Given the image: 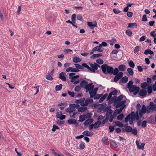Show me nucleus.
<instances>
[{
  "label": "nucleus",
  "mask_w": 156,
  "mask_h": 156,
  "mask_svg": "<svg viewBox=\"0 0 156 156\" xmlns=\"http://www.w3.org/2000/svg\"><path fill=\"white\" fill-rule=\"evenodd\" d=\"M62 87V84H60L59 85H56L55 87V90L56 91H59L60 90Z\"/></svg>",
  "instance_id": "c9c22d12"
},
{
  "label": "nucleus",
  "mask_w": 156,
  "mask_h": 156,
  "mask_svg": "<svg viewBox=\"0 0 156 156\" xmlns=\"http://www.w3.org/2000/svg\"><path fill=\"white\" fill-rule=\"evenodd\" d=\"M129 89V92L131 93L133 92V94L134 95H136L140 90L139 87L135 85H132Z\"/></svg>",
  "instance_id": "7ed1b4c3"
},
{
  "label": "nucleus",
  "mask_w": 156,
  "mask_h": 156,
  "mask_svg": "<svg viewBox=\"0 0 156 156\" xmlns=\"http://www.w3.org/2000/svg\"><path fill=\"white\" fill-rule=\"evenodd\" d=\"M147 21V17L146 15H144L143 16V17L142 18V21L145 22Z\"/></svg>",
  "instance_id": "338daca9"
},
{
  "label": "nucleus",
  "mask_w": 156,
  "mask_h": 156,
  "mask_svg": "<svg viewBox=\"0 0 156 156\" xmlns=\"http://www.w3.org/2000/svg\"><path fill=\"white\" fill-rule=\"evenodd\" d=\"M123 75V73L122 72H119L118 74L115 75L114 78V80L115 82H117L119 80L122 78Z\"/></svg>",
  "instance_id": "423d86ee"
},
{
  "label": "nucleus",
  "mask_w": 156,
  "mask_h": 156,
  "mask_svg": "<svg viewBox=\"0 0 156 156\" xmlns=\"http://www.w3.org/2000/svg\"><path fill=\"white\" fill-rule=\"evenodd\" d=\"M87 25L88 26L90 27L91 29H93L94 27L97 26V23L96 21L94 22V24H93V23L92 22H87Z\"/></svg>",
  "instance_id": "f8f14e48"
},
{
  "label": "nucleus",
  "mask_w": 156,
  "mask_h": 156,
  "mask_svg": "<svg viewBox=\"0 0 156 156\" xmlns=\"http://www.w3.org/2000/svg\"><path fill=\"white\" fill-rule=\"evenodd\" d=\"M118 68L119 70L123 71L126 69V67L125 65L122 64L119 66Z\"/></svg>",
  "instance_id": "cd10ccee"
},
{
  "label": "nucleus",
  "mask_w": 156,
  "mask_h": 156,
  "mask_svg": "<svg viewBox=\"0 0 156 156\" xmlns=\"http://www.w3.org/2000/svg\"><path fill=\"white\" fill-rule=\"evenodd\" d=\"M137 24L136 23H129L127 27V28L133 27L135 28H137Z\"/></svg>",
  "instance_id": "7c9ffc66"
},
{
  "label": "nucleus",
  "mask_w": 156,
  "mask_h": 156,
  "mask_svg": "<svg viewBox=\"0 0 156 156\" xmlns=\"http://www.w3.org/2000/svg\"><path fill=\"white\" fill-rule=\"evenodd\" d=\"M147 121L146 120L143 121L141 123V126L142 127H145L147 126Z\"/></svg>",
  "instance_id": "69168bd1"
},
{
  "label": "nucleus",
  "mask_w": 156,
  "mask_h": 156,
  "mask_svg": "<svg viewBox=\"0 0 156 156\" xmlns=\"http://www.w3.org/2000/svg\"><path fill=\"white\" fill-rule=\"evenodd\" d=\"M132 133L135 135H136L137 134L138 132L137 129H132V131H131Z\"/></svg>",
  "instance_id": "bf43d9fd"
},
{
  "label": "nucleus",
  "mask_w": 156,
  "mask_h": 156,
  "mask_svg": "<svg viewBox=\"0 0 156 156\" xmlns=\"http://www.w3.org/2000/svg\"><path fill=\"white\" fill-rule=\"evenodd\" d=\"M82 59L80 58L79 57L75 56L73 57V61L75 63H77L81 62Z\"/></svg>",
  "instance_id": "5701e85b"
},
{
  "label": "nucleus",
  "mask_w": 156,
  "mask_h": 156,
  "mask_svg": "<svg viewBox=\"0 0 156 156\" xmlns=\"http://www.w3.org/2000/svg\"><path fill=\"white\" fill-rule=\"evenodd\" d=\"M96 62L98 64H102L104 63V61L102 59L99 58L96 60Z\"/></svg>",
  "instance_id": "8fccbe9b"
},
{
  "label": "nucleus",
  "mask_w": 156,
  "mask_h": 156,
  "mask_svg": "<svg viewBox=\"0 0 156 156\" xmlns=\"http://www.w3.org/2000/svg\"><path fill=\"white\" fill-rule=\"evenodd\" d=\"M115 126H110L109 127V132L112 133V132L114 130V127Z\"/></svg>",
  "instance_id": "0e129e2a"
},
{
  "label": "nucleus",
  "mask_w": 156,
  "mask_h": 156,
  "mask_svg": "<svg viewBox=\"0 0 156 156\" xmlns=\"http://www.w3.org/2000/svg\"><path fill=\"white\" fill-rule=\"evenodd\" d=\"M87 107H80L78 108V111L79 112H82L86 110Z\"/></svg>",
  "instance_id": "473e14b6"
},
{
  "label": "nucleus",
  "mask_w": 156,
  "mask_h": 156,
  "mask_svg": "<svg viewBox=\"0 0 156 156\" xmlns=\"http://www.w3.org/2000/svg\"><path fill=\"white\" fill-rule=\"evenodd\" d=\"M147 108L145 105H142L141 109L140 111H142V113H145L146 112Z\"/></svg>",
  "instance_id": "4c0bfd02"
},
{
  "label": "nucleus",
  "mask_w": 156,
  "mask_h": 156,
  "mask_svg": "<svg viewBox=\"0 0 156 156\" xmlns=\"http://www.w3.org/2000/svg\"><path fill=\"white\" fill-rule=\"evenodd\" d=\"M82 134L87 136L91 137L93 135L94 133L92 132H89L87 130H85L83 133Z\"/></svg>",
  "instance_id": "2eb2a0df"
},
{
  "label": "nucleus",
  "mask_w": 156,
  "mask_h": 156,
  "mask_svg": "<svg viewBox=\"0 0 156 156\" xmlns=\"http://www.w3.org/2000/svg\"><path fill=\"white\" fill-rule=\"evenodd\" d=\"M148 84L146 82H144L141 84V87L143 89H146Z\"/></svg>",
  "instance_id": "79ce46f5"
},
{
  "label": "nucleus",
  "mask_w": 156,
  "mask_h": 156,
  "mask_svg": "<svg viewBox=\"0 0 156 156\" xmlns=\"http://www.w3.org/2000/svg\"><path fill=\"white\" fill-rule=\"evenodd\" d=\"M67 93L71 97L73 98L74 97L75 94L73 92H71L69 90H68L67 91Z\"/></svg>",
  "instance_id": "5fc2aeb1"
},
{
  "label": "nucleus",
  "mask_w": 156,
  "mask_h": 156,
  "mask_svg": "<svg viewBox=\"0 0 156 156\" xmlns=\"http://www.w3.org/2000/svg\"><path fill=\"white\" fill-rule=\"evenodd\" d=\"M86 115L85 114L81 115L79 116V121L80 122H82L84 121L86 119Z\"/></svg>",
  "instance_id": "a878e982"
},
{
  "label": "nucleus",
  "mask_w": 156,
  "mask_h": 156,
  "mask_svg": "<svg viewBox=\"0 0 156 156\" xmlns=\"http://www.w3.org/2000/svg\"><path fill=\"white\" fill-rule=\"evenodd\" d=\"M106 112V117H108L113 112V111L111 109H109Z\"/></svg>",
  "instance_id": "c03bdc74"
},
{
  "label": "nucleus",
  "mask_w": 156,
  "mask_h": 156,
  "mask_svg": "<svg viewBox=\"0 0 156 156\" xmlns=\"http://www.w3.org/2000/svg\"><path fill=\"white\" fill-rule=\"evenodd\" d=\"M133 82L132 80L129 81L128 83H127V88H129L132 85H133Z\"/></svg>",
  "instance_id": "6e6d98bb"
},
{
  "label": "nucleus",
  "mask_w": 156,
  "mask_h": 156,
  "mask_svg": "<svg viewBox=\"0 0 156 156\" xmlns=\"http://www.w3.org/2000/svg\"><path fill=\"white\" fill-rule=\"evenodd\" d=\"M104 49V48L103 47H101L99 45V46H96L93 48V51L102 52L103 51Z\"/></svg>",
  "instance_id": "9d476101"
},
{
  "label": "nucleus",
  "mask_w": 156,
  "mask_h": 156,
  "mask_svg": "<svg viewBox=\"0 0 156 156\" xmlns=\"http://www.w3.org/2000/svg\"><path fill=\"white\" fill-rule=\"evenodd\" d=\"M126 34L129 36H130L132 34V32L130 30H126L125 32Z\"/></svg>",
  "instance_id": "de8ad7c7"
},
{
  "label": "nucleus",
  "mask_w": 156,
  "mask_h": 156,
  "mask_svg": "<svg viewBox=\"0 0 156 156\" xmlns=\"http://www.w3.org/2000/svg\"><path fill=\"white\" fill-rule=\"evenodd\" d=\"M140 47L139 46H138L135 47L134 50V53H136V52H139L140 51L139 49Z\"/></svg>",
  "instance_id": "603ef678"
},
{
  "label": "nucleus",
  "mask_w": 156,
  "mask_h": 156,
  "mask_svg": "<svg viewBox=\"0 0 156 156\" xmlns=\"http://www.w3.org/2000/svg\"><path fill=\"white\" fill-rule=\"evenodd\" d=\"M80 70L78 69H77L76 68H73L71 67V72L72 73H76L79 72Z\"/></svg>",
  "instance_id": "4d7b16f0"
},
{
  "label": "nucleus",
  "mask_w": 156,
  "mask_h": 156,
  "mask_svg": "<svg viewBox=\"0 0 156 156\" xmlns=\"http://www.w3.org/2000/svg\"><path fill=\"white\" fill-rule=\"evenodd\" d=\"M85 102L87 105L89 104H90L93 102V99H90V98H87L85 101Z\"/></svg>",
  "instance_id": "c85d7f7f"
},
{
  "label": "nucleus",
  "mask_w": 156,
  "mask_h": 156,
  "mask_svg": "<svg viewBox=\"0 0 156 156\" xmlns=\"http://www.w3.org/2000/svg\"><path fill=\"white\" fill-rule=\"evenodd\" d=\"M101 106V107L99 108L98 109V112H101L102 110L104 111V108L106 106L107 104L106 103H103L99 105Z\"/></svg>",
  "instance_id": "dca6fc26"
},
{
  "label": "nucleus",
  "mask_w": 156,
  "mask_h": 156,
  "mask_svg": "<svg viewBox=\"0 0 156 156\" xmlns=\"http://www.w3.org/2000/svg\"><path fill=\"white\" fill-rule=\"evenodd\" d=\"M119 69L117 68H115L114 69L113 68V70L112 72V74L114 75H115L118 74L119 72Z\"/></svg>",
  "instance_id": "a19ab883"
},
{
  "label": "nucleus",
  "mask_w": 156,
  "mask_h": 156,
  "mask_svg": "<svg viewBox=\"0 0 156 156\" xmlns=\"http://www.w3.org/2000/svg\"><path fill=\"white\" fill-rule=\"evenodd\" d=\"M102 71L105 74L112 75L113 70V67L108 66L107 64H105L101 66Z\"/></svg>",
  "instance_id": "f257e3e1"
},
{
  "label": "nucleus",
  "mask_w": 156,
  "mask_h": 156,
  "mask_svg": "<svg viewBox=\"0 0 156 156\" xmlns=\"http://www.w3.org/2000/svg\"><path fill=\"white\" fill-rule=\"evenodd\" d=\"M82 65L83 67V69L84 68H87L89 70H90V69H91V68H90L88 65H87L85 63H83L82 64Z\"/></svg>",
  "instance_id": "864d4df0"
},
{
  "label": "nucleus",
  "mask_w": 156,
  "mask_h": 156,
  "mask_svg": "<svg viewBox=\"0 0 156 156\" xmlns=\"http://www.w3.org/2000/svg\"><path fill=\"white\" fill-rule=\"evenodd\" d=\"M128 80V77L126 76H125L122 78L120 81V82L123 83H125L127 82Z\"/></svg>",
  "instance_id": "412c9836"
},
{
  "label": "nucleus",
  "mask_w": 156,
  "mask_h": 156,
  "mask_svg": "<svg viewBox=\"0 0 156 156\" xmlns=\"http://www.w3.org/2000/svg\"><path fill=\"white\" fill-rule=\"evenodd\" d=\"M72 104H71L69 105V107L66 110H65V111L68 113H70L71 112H74L75 111L76 109L74 108V107H73L72 106L73 105H72Z\"/></svg>",
  "instance_id": "6e6552de"
},
{
  "label": "nucleus",
  "mask_w": 156,
  "mask_h": 156,
  "mask_svg": "<svg viewBox=\"0 0 156 156\" xmlns=\"http://www.w3.org/2000/svg\"><path fill=\"white\" fill-rule=\"evenodd\" d=\"M93 121L94 120L92 119H87L85 121L84 124L85 126H87L88 124L92 123Z\"/></svg>",
  "instance_id": "6ab92c4d"
},
{
  "label": "nucleus",
  "mask_w": 156,
  "mask_h": 156,
  "mask_svg": "<svg viewBox=\"0 0 156 156\" xmlns=\"http://www.w3.org/2000/svg\"><path fill=\"white\" fill-rule=\"evenodd\" d=\"M101 124V122L100 121H98L94 125V128L95 129L98 128Z\"/></svg>",
  "instance_id": "72a5a7b5"
},
{
  "label": "nucleus",
  "mask_w": 156,
  "mask_h": 156,
  "mask_svg": "<svg viewBox=\"0 0 156 156\" xmlns=\"http://www.w3.org/2000/svg\"><path fill=\"white\" fill-rule=\"evenodd\" d=\"M148 93L149 94H151L152 92V87L151 86H149L147 88Z\"/></svg>",
  "instance_id": "49530a36"
},
{
  "label": "nucleus",
  "mask_w": 156,
  "mask_h": 156,
  "mask_svg": "<svg viewBox=\"0 0 156 156\" xmlns=\"http://www.w3.org/2000/svg\"><path fill=\"white\" fill-rule=\"evenodd\" d=\"M85 100V98H83L79 100H76L75 101V103L77 104L80 103L81 102H83Z\"/></svg>",
  "instance_id": "e433bc0d"
},
{
  "label": "nucleus",
  "mask_w": 156,
  "mask_h": 156,
  "mask_svg": "<svg viewBox=\"0 0 156 156\" xmlns=\"http://www.w3.org/2000/svg\"><path fill=\"white\" fill-rule=\"evenodd\" d=\"M126 107V105H124L123 106L121 107L119 109H117L115 110L116 113L118 114L121 113L123 108Z\"/></svg>",
  "instance_id": "bb28decb"
},
{
  "label": "nucleus",
  "mask_w": 156,
  "mask_h": 156,
  "mask_svg": "<svg viewBox=\"0 0 156 156\" xmlns=\"http://www.w3.org/2000/svg\"><path fill=\"white\" fill-rule=\"evenodd\" d=\"M147 94V91L144 89H141L140 90L139 94L140 96H144Z\"/></svg>",
  "instance_id": "f3484780"
},
{
  "label": "nucleus",
  "mask_w": 156,
  "mask_h": 156,
  "mask_svg": "<svg viewBox=\"0 0 156 156\" xmlns=\"http://www.w3.org/2000/svg\"><path fill=\"white\" fill-rule=\"evenodd\" d=\"M118 92V91L117 90H114L111 92V93L112 95L115 96L117 94Z\"/></svg>",
  "instance_id": "774afa93"
},
{
  "label": "nucleus",
  "mask_w": 156,
  "mask_h": 156,
  "mask_svg": "<svg viewBox=\"0 0 156 156\" xmlns=\"http://www.w3.org/2000/svg\"><path fill=\"white\" fill-rule=\"evenodd\" d=\"M129 65L132 68H134L135 67V64L133 61H131L129 62Z\"/></svg>",
  "instance_id": "e2e57ef3"
},
{
  "label": "nucleus",
  "mask_w": 156,
  "mask_h": 156,
  "mask_svg": "<svg viewBox=\"0 0 156 156\" xmlns=\"http://www.w3.org/2000/svg\"><path fill=\"white\" fill-rule=\"evenodd\" d=\"M102 56V54L101 53L97 54H94L90 56V58L92 59H94L95 58H98L100 57L101 56Z\"/></svg>",
  "instance_id": "b1692460"
},
{
  "label": "nucleus",
  "mask_w": 156,
  "mask_h": 156,
  "mask_svg": "<svg viewBox=\"0 0 156 156\" xmlns=\"http://www.w3.org/2000/svg\"><path fill=\"white\" fill-rule=\"evenodd\" d=\"M92 114L91 112H89L86 115V118L87 119H89L91 118L92 117Z\"/></svg>",
  "instance_id": "052dcab7"
},
{
  "label": "nucleus",
  "mask_w": 156,
  "mask_h": 156,
  "mask_svg": "<svg viewBox=\"0 0 156 156\" xmlns=\"http://www.w3.org/2000/svg\"><path fill=\"white\" fill-rule=\"evenodd\" d=\"M144 54L146 55H147L148 54L152 55L154 54L153 51L149 49H147L144 52Z\"/></svg>",
  "instance_id": "2f4dec72"
},
{
  "label": "nucleus",
  "mask_w": 156,
  "mask_h": 156,
  "mask_svg": "<svg viewBox=\"0 0 156 156\" xmlns=\"http://www.w3.org/2000/svg\"><path fill=\"white\" fill-rule=\"evenodd\" d=\"M46 78L47 80H51L53 79V78L51 77V75L49 73H48V74L47 75Z\"/></svg>",
  "instance_id": "13d9d810"
},
{
  "label": "nucleus",
  "mask_w": 156,
  "mask_h": 156,
  "mask_svg": "<svg viewBox=\"0 0 156 156\" xmlns=\"http://www.w3.org/2000/svg\"><path fill=\"white\" fill-rule=\"evenodd\" d=\"M59 128L58 126L53 125V128L51 129V130L53 132H55L56 129H59Z\"/></svg>",
  "instance_id": "3c124183"
},
{
  "label": "nucleus",
  "mask_w": 156,
  "mask_h": 156,
  "mask_svg": "<svg viewBox=\"0 0 156 156\" xmlns=\"http://www.w3.org/2000/svg\"><path fill=\"white\" fill-rule=\"evenodd\" d=\"M87 84H88V82L85 80H83L81 82L80 84V86L81 87L84 88L85 89Z\"/></svg>",
  "instance_id": "a211bd4d"
},
{
  "label": "nucleus",
  "mask_w": 156,
  "mask_h": 156,
  "mask_svg": "<svg viewBox=\"0 0 156 156\" xmlns=\"http://www.w3.org/2000/svg\"><path fill=\"white\" fill-rule=\"evenodd\" d=\"M130 118H133L134 120L135 119L136 120H139V115H135L134 112H132L131 113L128 114L125 119V121L127 122L129 119Z\"/></svg>",
  "instance_id": "f03ea898"
},
{
  "label": "nucleus",
  "mask_w": 156,
  "mask_h": 156,
  "mask_svg": "<svg viewBox=\"0 0 156 156\" xmlns=\"http://www.w3.org/2000/svg\"><path fill=\"white\" fill-rule=\"evenodd\" d=\"M75 75V73H70L69 74V78L71 79L70 81L71 82L73 83L74 82L75 79L79 77V75H78L73 76V75Z\"/></svg>",
  "instance_id": "39448f33"
},
{
  "label": "nucleus",
  "mask_w": 156,
  "mask_h": 156,
  "mask_svg": "<svg viewBox=\"0 0 156 156\" xmlns=\"http://www.w3.org/2000/svg\"><path fill=\"white\" fill-rule=\"evenodd\" d=\"M150 108L152 110H154L156 111V105H154L152 102L150 103Z\"/></svg>",
  "instance_id": "aec40b11"
},
{
  "label": "nucleus",
  "mask_w": 156,
  "mask_h": 156,
  "mask_svg": "<svg viewBox=\"0 0 156 156\" xmlns=\"http://www.w3.org/2000/svg\"><path fill=\"white\" fill-rule=\"evenodd\" d=\"M65 76L66 73L63 72H62L59 74V78L62 81H65L66 80V78Z\"/></svg>",
  "instance_id": "ddd939ff"
},
{
  "label": "nucleus",
  "mask_w": 156,
  "mask_h": 156,
  "mask_svg": "<svg viewBox=\"0 0 156 156\" xmlns=\"http://www.w3.org/2000/svg\"><path fill=\"white\" fill-rule=\"evenodd\" d=\"M67 122L69 124H71L76 123V121L75 119H70L67 121Z\"/></svg>",
  "instance_id": "f704fd0d"
},
{
  "label": "nucleus",
  "mask_w": 156,
  "mask_h": 156,
  "mask_svg": "<svg viewBox=\"0 0 156 156\" xmlns=\"http://www.w3.org/2000/svg\"><path fill=\"white\" fill-rule=\"evenodd\" d=\"M112 101L114 102V103H116L117 104L118 102L117 97L116 96H113L111 98ZM115 103L114 104V105H115Z\"/></svg>",
  "instance_id": "a18cd8bd"
},
{
  "label": "nucleus",
  "mask_w": 156,
  "mask_h": 156,
  "mask_svg": "<svg viewBox=\"0 0 156 156\" xmlns=\"http://www.w3.org/2000/svg\"><path fill=\"white\" fill-rule=\"evenodd\" d=\"M132 127L129 126H127L126 127V131L127 132H130L132 131Z\"/></svg>",
  "instance_id": "ea45409f"
},
{
  "label": "nucleus",
  "mask_w": 156,
  "mask_h": 156,
  "mask_svg": "<svg viewBox=\"0 0 156 156\" xmlns=\"http://www.w3.org/2000/svg\"><path fill=\"white\" fill-rule=\"evenodd\" d=\"M108 96V94L105 93L104 95L101 97L99 100V102L100 103L102 102Z\"/></svg>",
  "instance_id": "393cba45"
},
{
  "label": "nucleus",
  "mask_w": 156,
  "mask_h": 156,
  "mask_svg": "<svg viewBox=\"0 0 156 156\" xmlns=\"http://www.w3.org/2000/svg\"><path fill=\"white\" fill-rule=\"evenodd\" d=\"M89 92V94H90V98H94L95 95H96V91H90Z\"/></svg>",
  "instance_id": "c756f323"
},
{
  "label": "nucleus",
  "mask_w": 156,
  "mask_h": 156,
  "mask_svg": "<svg viewBox=\"0 0 156 156\" xmlns=\"http://www.w3.org/2000/svg\"><path fill=\"white\" fill-rule=\"evenodd\" d=\"M109 140L110 142V145L111 147H112L115 148H116L117 147L118 145L116 144V142H115L111 140Z\"/></svg>",
  "instance_id": "4be33fe9"
},
{
  "label": "nucleus",
  "mask_w": 156,
  "mask_h": 156,
  "mask_svg": "<svg viewBox=\"0 0 156 156\" xmlns=\"http://www.w3.org/2000/svg\"><path fill=\"white\" fill-rule=\"evenodd\" d=\"M116 126L120 127H122L124 126L123 124L120 122L118 121L115 123Z\"/></svg>",
  "instance_id": "37998d69"
},
{
  "label": "nucleus",
  "mask_w": 156,
  "mask_h": 156,
  "mask_svg": "<svg viewBox=\"0 0 156 156\" xmlns=\"http://www.w3.org/2000/svg\"><path fill=\"white\" fill-rule=\"evenodd\" d=\"M124 117V115L123 113L120 114L117 117V119L118 120H121Z\"/></svg>",
  "instance_id": "09e8293b"
},
{
  "label": "nucleus",
  "mask_w": 156,
  "mask_h": 156,
  "mask_svg": "<svg viewBox=\"0 0 156 156\" xmlns=\"http://www.w3.org/2000/svg\"><path fill=\"white\" fill-rule=\"evenodd\" d=\"M123 95H120L118 96V97L117 98L118 102L121 101L123 99Z\"/></svg>",
  "instance_id": "680f3d73"
},
{
  "label": "nucleus",
  "mask_w": 156,
  "mask_h": 156,
  "mask_svg": "<svg viewBox=\"0 0 156 156\" xmlns=\"http://www.w3.org/2000/svg\"><path fill=\"white\" fill-rule=\"evenodd\" d=\"M136 146L138 148L142 150H143L144 148L145 145V144L144 143H142L141 144L140 146L139 142L137 140L136 141Z\"/></svg>",
  "instance_id": "4468645a"
},
{
  "label": "nucleus",
  "mask_w": 156,
  "mask_h": 156,
  "mask_svg": "<svg viewBox=\"0 0 156 156\" xmlns=\"http://www.w3.org/2000/svg\"><path fill=\"white\" fill-rule=\"evenodd\" d=\"M96 63L94 62V64L92 63H89V64L91 66V69L90 70V71L93 72L94 73L96 71V70H97L96 64H95Z\"/></svg>",
  "instance_id": "1a4fd4ad"
},
{
  "label": "nucleus",
  "mask_w": 156,
  "mask_h": 156,
  "mask_svg": "<svg viewBox=\"0 0 156 156\" xmlns=\"http://www.w3.org/2000/svg\"><path fill=\"white\" fill-rule=\"evenodd\" d=\"M127 71L130 75L133 76V75L134 73L133 70L131 68H128L127 69Z\"/></svg>",
  "instance_id": "58836bf2"
},
{
  "label": "nucleus",
  "mask_w": 156,
  "mask_h": 156,
  "mask_svg": "<svg viewBox=\"0 0 156 156\" xmlns=\"http://www.w3.org/2000/svg\"><path fill=\"white\" fill-rule=\"evenodd\" d=\"M126 100H123L122 101H120L117 102V105L116 106V108H119L121 106H123L124 105H125V104L126 103Z\"/></svg>",
  "instance_id": "9b49d317"
},
{
  "label": "nucleus",
  "mask_w": 156,
  "mask_h": 156,
  "mask_svg": "<svg viewBox=\"0 0 156 156\" xmlns=\"http://www.w3.org/2000/svg\"><path fill=\"white\" fill-rule=\"evenodd\" d=\"M155 121L154 119V116L152 115L151 116L148 118V122L150 123L154 124L156 123V114L154 117Z\"/></svg>",
  "instance_id": "0eeeda50"
},
{
  "label": "nucleus",
  "mask_w": 156,
  "mask_h": 156,
  "mask_svg": "<svg viewBox=\"0 0 156 156\" xmlns=\"http://www.w3.org/2000/svg\"><path fill=\"white\" fill-rule=\"evenodd\" d=\"M93 83H90L86 85V87L85 88L86 89V92H88L90 91L93 90V88L94 87V85H92Z\"/></svg>",
  "instance_id": "20e7f679"
}]
</instances>
